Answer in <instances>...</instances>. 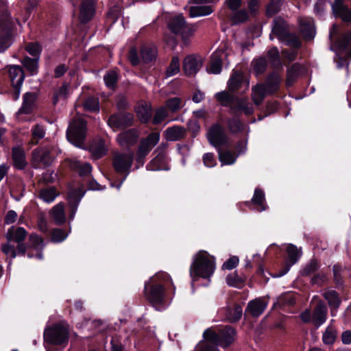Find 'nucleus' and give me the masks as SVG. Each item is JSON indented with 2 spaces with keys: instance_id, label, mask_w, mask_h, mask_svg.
Returning <instances> with one entry per match:
<instances>
[{
  "instance_id": "nucleus-46",
  "label": "nucleus",
  "mask_w": 351,
  "mask_h": 351,
  "mask_svg": "<svg viewBox=\"0 0 351 351\" xmlns=\"http://www.w3.org/2000/svg\"><path fill=\"white\" fill-rule=\"evenodd\" d=\"M254 72L256 75H261L265 73L267 67V62L265 57L260 56L255 58L252 62Z\"/></svg>"
},
{
  "instance_id": "nucleus-55",
  "label": "nucleus",
  "mask_w": 351,
  "mask_h": 351,
  "mask_svg": "<svg viewBox=\"0 0 351 351\" xmlns=\"http://www.w3.org/2000/svg\"><path fill=\"white\" fill-rule=\"evenodd\" d=\"M68 234L64 229L54 228L51 232V241L54 243H60L66 239Z\"/></svg>"
},
{
  "instance_id": "nucleus-56",
  "label": "nucleus",
  "mask_w": 351,
  "mask_h": 351,
  "mask_svg": "<svg viewBox=\"0 0 351 351\" xmlns=\"http://www.w3.org/2000/svg\"><path fill=\"white\" fill-rule=\"evenodd\" d=\"M209 73L217 75L221 72L222 61L220 58L213 59L210 62V66L206 69Z\"/></svg>"
},
{
  "instance_id": "nucleus-5",
  "label": "nucleus",
  "mask_w": 351,
  "mask_h": 351,
  "mask_svg": "<svg viewBox=\"0 0 351 351\" xmlns=\"http://www.w3.org/2000/svg\"><path fill=\"white\" fill-rule=\"evenodd\" d=\"M167 282L173 284L169 274L165 272H158L145 283V295L154 306L162 302L164 297L162 283Z\"/></svg>"
},
{
  "instance_id": "nucleus-31",
  "label": "nucleus",
  "mask_w": 351,
  "mask_h": 351,
  "mask_svg": "<svg viewBox=\"0 0 351 351\" xmlns=\"http://www.w3.org/2000/svg\"><path fill=\"white\" fill-rule=\"evenodd\" d=\"M215 97L221 106L230 108V114H231V106L234 105L236 101L239 100L237 97L226 91L216 93Z\"/></svg>"
},
{
  "instance_id": "nucleus-27",
  "label": "nucleus",
  "mask_w": 351,
  "mask_h": 351,
  "mask_svg": "<svg viewBox=\"0 0 351 351\" xmlns=\"http://www.w3.org/2000/svg\"><path fill=\"white\" fill-rule=\"evenodd\" d=\"M245 80V76L241 71H234L228 81V88L230 92L239 90Z\"/></svg>"
},
{
  "instance_id": "nucleus-13",
  "label": "nucleus",
  "mask_w": 351,
  "mask_h": 351,
  "mask_svg": "<svg viewBox=\"0 0 351 351\" xmlns=\"http://www.w3.org/2000/svg\"><path fill=\"white\" fill-rule=\"evenodd\" d=\"M203 66L201 58L195 55L186 56L182 62V69L186 76H195Z\"/></svg>"
},
{
  "instance_id": "nucleus-19",
  "label": "nucleus",
  "mask_w": 351,
  "mask_h": 351,
  "mask_svg": "<svg viewBox=\"0 0 351 351\" xmlns=\"http://www.w3.org/2000/svg\"><path fill=\"white\" fill-rule=\"evenodd\" d=\"M332 10L335 18L341 19L345 23L351 22V10L343 3V0H335Z\"/></svg>"
},
{
  "instance_id": "nucleus-64",
  "label": "nucleus",
  "mask_w": 351,
  "mask_h": 351,
  "mask_svg": "<svg viewBox=\"0 0 351 351\" xmlns=\"http://www.w3.org/2000/svg\"><path fill=\"white\" fill-rule=\"evenodd\" d=\"M167 112L164 108L158 109L156 111L152 120L153 124L158 125L167 117Z\"/></svg>"
},
{
  "instance_id": "nucleus-39",
  "label": "nucleus",
  "mask_w": 351,
  "mask_h": 351,
  "mask_svg": "<svg viewBox=\"0 0 351 351\" xmlns=\"http://www.w3.org/2000/svg\"><path fill=\"white\" fill-rule=\"evenodd\" d=\"M150 151V148L148 147L146 145H145V143H140L138 150L136 152V165L135 166V169H137L144 165L145 162V158Z\"/></svg>"
},
{
  "instance_id": "nucleus-58",
  "label": "nucleus",
  "mask_w": 351,
  "mask_h": 351,
  "mask_svg": "<svg viewBox=\"0 0 351 351\" xmlns=\"http://www.w3.org/2000/svg\"><path fill=\"white\" fill-rule=\"evenodd\" d=\"M32 136L33 139H36V143H38V141L43 139L45 136V130L43 125L40 124H36L32 127Z\"/></svg>"
},
{
  "instance_id": "nucleus-30",
  "label": "nucleus",
  "mask_w": 351,
  "mask_h": 351,
  "mask_svg": "<svg viewBox=\"0 0 351 351\" xmlns=\"http://www.w3.org/2000/svg\"><path fill=\"white\" fill-rule=\"evenodd\" d=\"M300 33L303 38L309 41L314 38L315 36V27L310 20H304L300 21Z\"/></svg>"
},
{
  "instance_id": "nucleus-14",
  "label": "nucleus",
  "mask_w": 351,
  "mask_h": 351,
  "mask_svg": "<svg viewBox=\"0 0 351 351\" xmlns=\"http://www.w3.org/2000/svg\"><path fill=\"white\" fill-rule=\"evenodd\" d=\"M289 25L288 23L281 16L276 17L272 22L271 32L269 34V39L273 40V35H275L279 40H283L286 36H289Z\"/></svg>"
},
{
  "instance_id": "nucleus-35",
  "label": "nucleus",
  "mask_w": 351,
  "mask_h": 351,
  "mask_svg": "<svg viewBox=\"0 0 351 351\" xmlns=\"http://www.w3.org/2000/svg\"><path fill=\"white\" fill-rule=\"evenodd\" d=\"M216 258L210 255L207 251L201 250L193 257L191 263H215Z\"/></svg>"
},
{
  "instance_id": "nucleus-36",
  "label": "nucleus",
  "mask_w": 351,
  "mask_h": 351,
  "mask_svg": "<svg viewBox=\"0 0 351 351\" xmlns=\"http://www.w3.org/2000/svg\"><path fill=\"white\" fill-rule=\"evenodd\" d=\"M213 12V9L211 5H198L191 6L189 8V14L191 18L197 16H208Z\"/></svg>"
},
{
  "instance_id": "nucleus-21",
  "label": "nucleus",
  "mask_w": 351,
  "mask_h": 351,
  "mask_svg": "<svg viewBox=\"0 0 351 351\" xmlns=\"http://www.w3.org/2000/svg\"><path fill=\"white\" fill-rule=\"evenodd\" d=\"M12 159L15 169L23 170L27 165L25 153L23 147L17 146L12 149Z\"/></svg>"
},
{
  "instance_id": "nucleus-17",
  "label": "nucleus",
  "mask_w": 351,
  "mask_h": 351,
  "mask_svg": "<svg viewBox=\"0 0 351 351\" xmlns=\"http://www.w3.org/2000/svg\"><path fill=\"white\" fill-rule=\"evenodd\" d=\"M244 204L249 208H251L253 205L255 206L258 212L264 211L267 208L265 192L259 187L255 189L251 201H247Z\"/></svg>"
},
{
  "instance_id": "nucleus-40",
  "label": "nucleus",
  "mask_w": 351,
  "mask_h": 351,
  "mask_svg": "<svg viewBox=\"0 0 351 351\" xmlns=\"http://www.w3.org/2000/svg\"><path fill=\"white\" fill-rule=\"evenodd\" d=\"M71 168L78 173L80 177L88 176L92 171V166L88 162L81 164L78 160L71 162Z\"/></svg>"
},
{
  "instance_id": "nucleus-8",
  "label": "nucleus",
  "mask_w": 351,
  "mask_h": 351,
  "mask_svg": "<svg viewBox=\"0 0 351 351\" xmlns=\"http://www.w3.org/2000/svg\"><path fill=\"white\" fill-rule=\"evenodd\" d=\"M86 121L84 119H79L70 123L66 136L71 143L77 147H82L86 138Z\"/></svg>"
},
{
  "instance_id": "nucleus-59",
  "label": "nucleus",
  "mask_w": 351,
  "mask_h": 351,
  "mask_svg": "<svg viewBox=\"0 0 351 351\" xmlns=\"http://www.w3.org/2000/svg\"><path fill=\"white\" fill-rule=\"evenodd\" d=\"M282 41L285 42L287 45L293 47L296 49H299L302 46V43L298 36L291 32H289V36H286L283 38Z\"/></svg>"
},
{
  "instance_id": "nucleus-9",
  "label": "nucleus",
  "mask_w": 351,
  "mask_h": 351,
  "mask_svg": "<svg viewBox=\"0 0 351 351\" xmlns=\"http://www.w3.org/2000/svg\"><path fill=\"white\" fill-rule=\"evenodd\" d=\"M8 74L13 88L12 97L14 101H16L19 98L21 86L25 80V72L22 66L14 64L9 66Z\"/></svg>"
},
{
  "instance_id": "nucleus-54",
  "label": "nucleus",
  "mask_w": 351,
  "mask_h": 351,
  "mask_svg": "<svg viewBox=\"0 0 351 351\" xmlns=\"http://www.w3.org/2000/svg\"><path fill=\"white\" fill-rule=\"evenodd\" d=\"M160 140V134L158 132L150 133L146 138L142 139L141 143H145L148 147L152 149L156 145Z\"/></svg>"
},
{
  "instance_id": "nucleus-22",
  "label": "nucleus",
  "mask_w": 351,
  "mask_h": 351,
  "mask_svg": "<svg viewBox=\"0 0 351 351\" xmlns=\"http://www.w3.org/2000/svg\"><path fill=\"white\" fill-rule=\"evenodd\" d=\"M214 265H191L190 273L191 277L196 278H208L214 272Z\"/></svg>"
},
{
  "instance_id": "nucleus-45",
  "label": "nucleus",
  "mask_w": 351,
  "mask_h": 351,
  "mask_svg": "<svg viewBox=\"0 0 351 351\" xmlns=\"http://www.w3.org/2000/svg\"><path fill=\"white\" fill-rule=\"evenodd\" d=\"M53 218L57 225H62L66 221L64 205L59 203L53 208Z\"/></svg>"
},
{
  "instance_id": "nucleus-6",
  "label": "nucleus",
  "mask_w": 351,
  "mask_h": 351,
  "mask_svg": "<svg viewBox=\"0 0 351 351\" xmlns=\"http://www.w3.org/2000/svg\"><path fill=\"white\" fill-rule=\"evenodd\" d=\"M338 34L335 43L338 51L339 61L337 66L342 68L348 59H351V29L339 34V27L337 24H333L330 29V36Z\"/></svg>"
},
{
  "instance_id": "nucleus-63",
  "label": "nucleus",
  "mask_w": 351,
  "mask_h": 351,
  "mask_svg": "<svg viewBox=\"0 0 351 351\" xmlns=\"http://www.w3.org/2000/svg\"><path fill=\"white\" fill-rule=\"evenodd\" d=\"M167 106L172 112H176L181 108V99L176 97L170 98L167 101Z\"/></svg>"
},
{
  "instance_id": "nucleus-20",
  "label": "nucleus",
  "mask_w": 351,
  "mask_h": 351,
  "mask_svg": "<svg viewBox=\"0 0 351 351\" xmlns=\"http://www.w3.org/2000/svg\"><path fill=\"white\" fill-rule=\"evenodd\" d=\"M267 306V301L264 298H258L249 302L245 309V313L257 317L264 312Z\"/></svg>"
},
{
  "instance_id": "nucleus-61",
  "label": "nucleus",
  "mask_w": 351,
  "mask_h": 351,
  "mask_svg": "<svg viewBox=\"0 0 351 351\" xmlns=\"http://www.w3.org/2000/svg\"><path fill=\"white\" fill-rule=\"evenodd\" d=\"M121 14V10L119 7L111 8L107 13L108 21H111V24H114Z\"/></svg>"
},
{
  "instance_id": "nucleus-28",
  "label": "nucleus",
  "mask_w": 351,
  "mask_h": 351,
  "mask_svg": "<svg viewBox=\"0 0 351 351\" xmlns=\"http://www.w3.org/2000/svg\"><path fill=\"white\" fill-rule=\"evenodd\" d=\"M27 231L23 227L11 226L6 233L8 241H14L17 243H21L25 240L27 236Z\"/></svg>"
},
{
  "instance_id": "nucleus-37",
  "label": "nucleus",
  "mask_w": 351,
  "mask_h": 351,
  "mask_svg": "<svg viewBox=\"0 0 351 351\" xmlns=\"http://www.w3.org/2000/svg\"><path fill=\"white\" fill-rule=\"evenodd\" d=\"M59 195V192L55 186L42 189L39 192L38 197L47 203H51Z\"/></svg>"
},
{
  "instance_id": "nucleus-25",
  "label": "nucleus",
  "mask_w": 351,
  "mask_h": 351,
  "mask_svg": "<svg viewBox=\"0 0 351 351\" xmlns=\"http://www.w3.org/2000/svg\"><path fill=\"white\" fill-rule=\"evenodd\" d=\"M254 110L252 105L250 103H246L242 100H237L234 105L231 106V114L239 115L241 117L242 113L246 116H250L254 114Z\"/></svg>"
},
{
  "instance_id": "nucleus-41",
  "label": "nucleus",
  "mask_w": 351,
  "mask_h": 351,
  "mask_svg": "<svg viewBox=\"0 0 351 351\" xmlns=\"http://www.w3.org/2000/svg\"><path fill=\"white\" fill-rule=\"evenodd\" d=\"M140 54L145 63H150L156 58V49L154 47L143 45L141 48Z\"/></svg>"
},
{
  "instance_id": "nucleus-24",
  "label": "nucleus",
  "mask_w": 351,
  "mask_h": 351,
  "mask_svg": "<svg viewBox=\"0 0 351 351\" xmlns=\"http://www.w3.org/2000/svg\"><path fill=\"white\" fill-rule=\"evenodd\" d=\"M281 77L275 72L269 73L265 78V85L267 88V93L272 95L276 93L280 89Z\"/></svg>"
},
{
  "instance_id": "nucleus-11",
  "label": "nucleus",
  "mask_w": 351,
  "mask_h": 351,
  "mask_svg": "<svg viewBox=\"0 0 351 351\" xmlns=\"http://www.w3.org/2000/svg\"><path fill=\"white\" fill-rule=\"evenodd\" d=\"M44 339L46 341L56 345H62L67 342L69 339V330L67 327L56 324L45 329Z\"/></svg>"
},
{
  "instance_id": "nucleus-48",
  "label": "nucleus",
  "mask_w": 351,
  "mask_h": 351,
  "mask_svg": "<svg viewBox=\"0 0 351 351\" xmlns=\"http://www.w3.org/2000/svg\"><path fill=\"white\" fill-rule=\"evenodd\" d=\"M324 297L327 300L329 305L332 308L331 315L335 316V309L337 308L340 304V300L337 292L335 291H328L324 293Z\"/></svg>"
},
{
  "instance_id": "nucleus-15",
  "label": "nucleus",
  "mask_w": 351,
  "mask_h": 351,
  "mask_svg": "<svg viewBox=\"0 0 351 351\" xmlns=\"http://www.w3.org/2000/svg\"><path fill=\"white\" fill-rule=\"evenodd\" d=\"M157 152V155L147 164L146 169L147 171L169 170V167L167 162V155L164 150L161 149L159 151V148H158L153 154H154Z\"/></svg>"
},
{
  "instance_id": "nucleus-47",
  "label": "nucleus",
  "mask_w": 351,
  "mask_h": 351,
  "mask_svg": "<svg viewBox=\"0 0 351 351\" xmlns=\"http://www.w3.org/2000/svg\"><path fill=\"white\" fill-rule=\"evenodd\" d=\"M25 50L34 58H39L43 51L41 45L38 42H29L25 45Z\"/></svg>"
},
{
  "instance_id": "nucleus-44",
  "label": "nucleus",
  "mask_w": 351,
  "mask_h": 351,
  "mask_svg": "<svg viewBox=\"0 0 351 351\" xmlns=\"http://www.w3.org/2000/svg\"><path fill=\"white\" fill-rule=\"evenodd\" d=\"M337 337L336 329L332 325H329L322 335V341L325 345H332Z\"/></svg>"
},
{
  "instance_id": "nucleus-52",
  "label": "nucleus",
  "mask_w": 351,
  "mask_h": 351,
  "mask_svg": "<svg viewBox=\"0 0 351 351\" xmlns=\"http://www.w3.org/2000/svg\"><path fill=\"white\" fill-rule=\"evenodd\" d=\"M249 19V14L246 10L241 9L234 11V14L231 17L233 25H239L244 23Z\"/></svg>"
},
{
  "instance_id": "nucleus-60",
  "label": "nucleus",
  "mask_w": 351,
  "mask_h": 351,
  "mask_svg": "<svg viewBox=\"0 0 351 351\" xmlns=\"http://www.w3.org/2000/svg\"><path fill=\"white\" fill-rule=\"evenodd\" d=\"M279 109V102L277 101H267L265 107L263 108V112H266V115H271L274 114Z\"/></svg>"
},
{
  "instance_id": "nucleus-32",
  "label": "nucleus",
  "mask_w": 351,
  "mask_h": 351,
  "mask_svg": "<svg viewBox=\"0 0 351 351\" xmlns=\"http://www.w3.org/2000/svg\"><path fill=\"white\" fill-rule=\"evenodd\" d=\"M39 58H30L25 56L21 60V64L23 68L29 73L30 75H36L38 73Z\"/></svg>"
},
{
  "instance_id": "nucleus-53",
  "label": "nucleus",
  "mask_w": 351,
  "mask_h": 351,
  "mask_svg": "<svg viewBox=\"0 0 351 351\" xmlns=\"http://www.w3.org/2000/svg\"><path fill=\"white\" fill-rule=\"evenodd\" d=\"M266 253L267 250L265 252L263 256H261L260 254H253L252 260H250L246 258L245 260V263H252V262H254V263H265L267 261H272L276 260L275 258L267 256Z\"/></svg>"
},
{
  "instance_id": "nucleus-49",
  "label": "nucleus",
  "mask_w": 351,
  "mask_h": 351,
  "mask_svg": "<svg viewBox=\"0 0 351 351\" xmlns=\"http://www.w3.org/2000/svg\"><path fill=\"white\" fill-rule=\"evenodd\" d=\"M136 114L142 123H148L152 117L151 108L147 105H142L136 110Z\"/></svg>"
},
{
  "instance_id": "nucleus-50",
  "label": "nucleus",
  "mask_w": 351,
  "mask_h": 351,
  "mask_svg": "<svg viewBox=\"0 0 351 351\" xmlns=\"http://www.w3.org/2000/svg\"><path fill=\"white\" fill-rule=\"evenodd\" d=\"M84 109L89 112H97L99 111V99L94 97H88L83 103Z\"/></svg>"
},
{
  "instance_id": "nucleus-51",
  "label": "nucleus",
  "mask_w": 351,
  "mask_h": 351,
  "mask_svg": "<svg viewBox=\"0 0 351 351\" xmlns=\"http://www.w3.org/2000/svg\"><path fill=\"white\" fill-rule=\"evenodd\" d=\"M180 70V59L178 56H173L169 66L165 71L167 77L173 76L178 73Z\"/></svg>"
},
{
  "instance_id": "nucleus-4",
  "label": "nucleus",
  "mask_w": 351,
  "mask_h": 351,
  "mask_svg": "<svg viewBox=\"0 0 351 351\" xmlns=\"http://www.w3.org/2000/svg\"><path fill=\"white\" fill-rule=\"evenodd\" d=\"M266 254L276 260H282V263H297L300 261L303 251L302 247L293 243H284L281 245L272 243L267 248Z\"/></svg>"
},
{
  "instance_id": "nucleus-26",
  "label": "nucleus",
  "mask_w": 351,
  "mask_h": 351,
  "mask_svg": "<svg viewBox=\"0 0 351 351\" xmlns=\"http://www.w3.org/2000/svg\"><path fill=\"white\" fill-rule=\"evenodd\" d=\"M327 312V307L323 302H319L315 307L312 321L317 327H319L326 322Z\"/></svg>"
},
{
  "instance_id": "nucleus-57",
  "label": "nucleus",
  "mask_w": 351,
  "mask_h": 351,
  "mask_svg": "<svg viewBox=\"0 0 351 351\" xmlns=\"http://www.w3.org/2000/svg\"><path fill=\"white\" fill-rule=\"evenodd\" d=\"M243 314V310L241 306L236 305L234 308L229 311L227 315V319L231 322H237L241 319Z\"/></svg>"
},
{
  "instance_id": "nucleus-33",
  "label": "nucleus",
  "mask_w": 351,
  "mask_h": 351,
  "mask_svg": "<svg viewBox=\"0 0 351 351\" xmlns=\"http://www.w3.org/2000/svg\"><path fill=\"white\" fill-rule=\"evenodd\" d=\"M302 66L298 62H295L287 70V84L291 85L300 75Z\"/></svg>"
},
{
  "instance_id": "nucleus-18",
  "label": "nucleus",
  "mask_w": 351,
  "mask_h": 351,
  "mask_svg": "<svg viewBox=\"0 0 351 351\" xmlns=\"http://www.w3.org/2000/svg\"><path fill=\"white\" fill-rule=\"evenodd\" d=\"M117 139L121 147L130 148L137 143L138 133L134 128L128 129L118 134Z\"/></svg>"
},
{
  "instance_id": "nucleus-2",
  "label": "nucleus",
  "mask_w": 351,
  "mask_h": 351,
  "mask_svg": "<svg viewBox=\"0 0 351 351\" xmlns=\"http://www.w3.org/2000/svg\"><path fill=\"white\" fill-rule=\"evenodd\" d=\"M207 138L213 146L218 147L219 160L222 164L232 165L235 162L237 155L230 150L223 151L220 148L228 142L226 131L220 123H215L210 126L207 132Z\"/></svg>"
},
{
  "instance_id": "nucleus-12",
  "label": "nucleus",
  "mask_w": 351,
  "mask_h": 351,
  "mask_svg": "<svg viewBox=\"0 0 351 351\" xmlns=\"http://www.w3.org/2000/svg\"><path fill=\"white\" fill-rule=\"evenodd\" d=\"M134 122V115L129 112H118L110 115L108 125L113 130L125 129L131 127Z\"/></svg>"
},
{
  "instance_id": "nucleus-16",
  "label": "nucleus",
  "mask_w": 351,
  "mask_h": 351,
  "mask_svg": "<svg viewBox=\"0 0 351 351\" xmlns=\"http://www.w3.org/2000/svg\"><path fill=\"white\" fill-rule=\"evenodd\" d=\"M95 14V3L93 0H84L80 5L79 20L82 24L90 22Z\"/></svg>"
},
{
  "instance_id": "nucleus-42",
  "label": "nucleus",
  "mask_w": 351,
  "mask_h": 351,
  "mask_svg": "<svg viewBox=\"0 0 351 351\" xmlns=\"http://www.w3.org/2000/svg\"><path fill=\"white\" fill-rule=\"evenodd\" d=\"M282 4L283 0H270L266 5V16L271 18L277 14L281 10Z\"/></svg>"
},
{
  "instance_id": "nucleus-7",
  "label": "nucleus",
  "mask_w": 351,
  "mask_h": 351,
  "mask_svg": "<svg viewBox=\"0 0 351 351\" xmlns=\"http://www.w3.org/2000/svg\"><path fill=\"white\" fill-rule=\"evenodd\" d=\"M134 161V153H117L112 158V166L115 171L124 177L119 182L111 184L112 186L119 189L128 175Z\"/></svg>"
},
{
  "instance_id": "nucleus-29",
  "label": "nucleus",
  "mask_w": 351,
  "mask_h": 351,
  "mask_svg": "<svg viewBox=\"0 0 351 351\" xmlns=\"http://www.w3.org/2000/svg\"><path fill=\"white\" fill-rule=\"evenodd\" d=\"M165 138L169 141H180L185 136L186 130L180 125H173L165 131Z\"/></svg>"
},
{
  "instance_id": "nucleus-43",
  "label": "nucleus",
  "mask_w": 351,
  "mask_h": 351,
  "mask_svg": "<svg viewBox=\"0 0 351 351\" xmlns=\"http://www.w3.org/2000/svg\"><path fill=\"white\" fill-rule=\"evenodd\" d=\"M119 80V75L117 71L114 69L109 70L104 76V81L106 86L111 89L117 87Z\"/></svg>"
},
{
  "instance_id": "nucleus-34",
  "label": "nucleus",
  "mask_w": 351,
  "mask_h": 351,
  "mask_svg": "<svg viewBox=\"0 0 351 351\" xmlns=\"http://www.w3.org/2000/svg\"><path fill=\"white\" fill-rule=\"evenodd\" d=\"M86 191L83 188L73 189L68 193L67 200L69 206H78L82 198L84 196Z\"/></svg>"
},
{
  "instance_id": "nucleus-3",
  "label": "nucleus",
  "mask_w": 351,
  "mask_h": 351,
  "mask_svg": "<svg viewBox=\"0 0 351 351\" xmlns=\"http://www.w3.org/2000/svg\"><path fill=\"white\" fill-rule=\"evenodd\" d=\"M0 53H4L13 43L16 29L7 6V0H0Z\"/></svg>"
},
{
  "instance_id": "nucleus-23",
  "label": "nucleus",
  "mask_w": 351,
  "mask_h": 351,
  "mask_svg": "<svg viewBox=\"0 0 351 351\" xmlns=\"http://www.w3.org/2000/svg\"><path fill=\"white\" fill-rule=\"evenodd\" d=\"M37 99V94L34 92H27L23 95V104L19 110V114H29L33 112L34 103Z\"/></svg>"
},
{
  "instance_id": "nucleus-10",
  "label": "nucleus",
  "mask_w": 351,
  "mask_h": 351,
  "mask_svg": "<svg viewBox=\"0 0 351 351\" xmlns=\"http://www.w3.org/2000/svg\"><path fill=\"white\" fill-rule=\"evenodd\" d=\"M167 27L172 34L181 36L184 41H186L192 34V27L186 23L182 14L171 17L167 23Z\"/></svg>"
},
{
  "instance_id": "nucleus-62",
  "label": "nucleus",
  "mask_w": 351,
  "mask_h": 351,
  "mask_svg": "<svg viewBox=\"0 0 351 351\" xmlns=\"http://www.w3.org/2000/svg\"><path fill=\"white\" fill-rule=\"evenodd\" d=\"M227 283L232 287H239L243 281V278L237 274H228L226 277Z\"/></svg>"
},
{
  "instance_id": "nucleus-1",
  "label": "nucleus",
  "mask_w": 351,
  "mask_h": 351,
  "mask_svg": "<svg viewBox=\"0 0 351 351\" xmlns=\"http://www.w3.org/2000/svg\"><path fill=\"white\" fill-rule=\"evenodd\" d=\"M235 330L230 326L211 327L203 333L204 339L199 342L197 351H219L217 346H229L234 340Z\"/></svg>"
},
{
  "instance_id": "nucleus-38",
  "label": "nucleus",
  "mask_w": 351,
  "mask_h": 351,
  "mask_svg": "<svg viewBox=\"0 0 351 351\" xmlns=\"http://www.w3.org/2000/svg\"><path fill=\"white\" fill-rule=\"evenodd\" d=\"M228 129L232 134L239 133L242 131L243 124L239 115H232L226 119Z\"/></svg>"
}]
</instances>
